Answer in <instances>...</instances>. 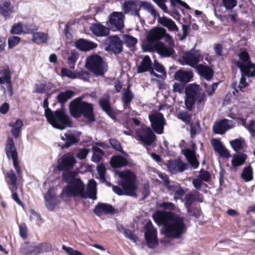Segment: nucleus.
I'll list each match as a JSON object with an SVG mask.
<instances>
[{
  "label": "nucleus",
  "mask_w": 255,
  "mask_h": 255,
  "mask_svg": "<svg viewBox=\"0 0 255 255\" xmlns=\"http://www.w3.org/2000/svg\"><path fill=\"white\" fill-rule=\"evenodd\" d=\"M174 214L171 212L158 210L153 214L152 217L154 222L158 226H163L165 232Z\"/></svg>",
  "instance_id": "16"
},
{
  "label": "nucleus",
  "mask_w": 255,
  "mask_h": 255,
  "mask_svg": "<svg viewBox=\"0 0 255 255\" xmlns=\"http://www.w3.org/2000/svg\"><path fill=\"white\" fill-rule=\"evenodd\" d=\"M50 89L47 87L46 83L36 84L34 92L39 94L46 93L50 91Z\"/></svg>",
  "instance_id": "53"
},
{
  "label": "nucleus",
  "mask_w": 255,
  "mask_h": 255,
  "mask_svg": "<svg viewBox=\"0 0 255 255\" xmlns=\"http://www.w3.org/2000/svg\"><path fill=\"white\" fill-rule=\"evenodd\" d=\"M187 211V213L190 216L194 217L195 218L198 219L200 216L201 213V210L200 209L197 207L190 206L187 208H186Z\"/></svg>",
  "instance_id": "54"
},
{
  "label": "nucleus",
  "mask_w": 255,
  "mask_h": 255,
  "mask_svg": "<svg viewBox=\"0 0 255 255\" xmlns=\"http://www.w3.org/2000/svg\"><path fill=\"white\" fill-rule=\"evenodd\" d=\"M128 162L124 157L121 155H115L111 158V164L114 167H121L128 165Z\"/></svg>",
  "instance_id": "40"
},
{
  "label": "nucleus",
  "mask_w": 255,
  "mask_h": 255,
  "mask_svg": "<svg viewBox=\"0 0 255 255\" xmlns=\"http://www.w3.org/2000/svg\"><path fill=\"white\" fill-rule=\"evenodd\" d=\"M188 167V165L180 158L169 160L168 163V168L174 174L182 172Z\"/></svg>",
  "instance_id": "24"
},
{
  "label": "nucleus",
  "mask_w": 255,
  "mask_h": 255,
  "mask_svg": "<svg viewBox=\"0 0 255 255\" xmlns=\"http://www.w3.org/2000/svg\"><path fill=\"white\" fill-rule=\"evenodd\" d=\"M220 82H216L212 84L210 86H208L207 84H204L206 92L207 95L209 96H212L214 93L215 91L217 89Z\"/></svg>",
  "instance_id": "59"
},
{
  "label": "nucleus",
  "mask_w": 255,
  "mask_h": 255,
  "mask_svg": "<svg viewBox=\"0 0 255 255\" xmlns=\"http://www.w3.org/2000/svg\"><path fill=\"white\" fill-rule=\"evenodd\" d=\"M90 30L98 37L106 36L110 32L109 28L101 23H93L90 27Z\"/></svg>",
  "instance_id": "35"
},
{
  "label": "nucleus",
  "mask_w": 255,
  "mask_h": 255,
  "mask_svg": "<svg viewBox=\"0 0 255 255\" xmlns=\"http://www.w3.org/2000/svg\"><path fill=\"white\" fill-rule=\"evenodd\" d=\"M44 201L45 206L49 211L54 210L56 206L61 203L52 187L49 188L46 192L44 196Z\"/></svg>",
  "instance_id": "20"
},
{
  "label": "nucleus",
  "mask_w": 255,
  "mask_h": 255,
  "mask_svg": "<svg viewBox=\"0 0 255 255\" xmlns=\"http://www.w3.org/2000/svg\"><path fill=\"white\" fill-rule=\"evenodd\" d=\"M165 187L169 192L170 195L174 194V199L175 200L182 199L185 193L181 185L175 181H166Z\"/></svg>",
  "instance_id": "21"
},
{
  "label": "nucleus",
  "mask_w": 255,
  "mask_h": 255,
  "mask_svg": "<svg viewBox=\"0 0 255 255\" xmlns=\"http://www.w3.org/2000/svg\"><path fill=\"white\" fill-rule=\"evenodd\" d=\"M12 8L10 2L6 1L0 6V11L1 14L6 17L10 15L12 11Z\"/></svg>",
  "instance_id": "46"
},
{
  "label": "nucleus",
  "mask_w": 255,
  "mask_h": 255,
  "mask_svg": "<svg viewBox=\"0 0 255 255\" xmlns=\"http://www.w3.org/2000/svg\"><path fill=\"white\" fill-rule=\"evenodd\" d=\"M47 122L54 128L63 130L72 127L73 122L67 114L65 109L60 108L52 112L47 118Z\"/></svg>",
  "instance_id": "4"
},
{
  "label": "nucleus",
  "mask_w": 255,
  "mask_h": 255,
  "mask_svg": "<svg viewBox=\"0 0 255 255\" xmlns=\"http://www.w3.org/2000/svg\"><path fill=\"white\" fill-rule=\"evenodd\" d=\"M247 155L244 153L234 154L232 160V165L238 167L243 164L247 159Z\"/></svg>",
  "instance_id": "43"
},
{
  "label": "nucleus",
  "mask_w": 255,
  "mask_h": 255,
  "mask_svg": "<svg viewBox=\"0 0 255 255\" xmlns=\"http://www.w3.org/2000/svg\"><path fill=\"white\" fill-rule=\"evenodd\" d=\"M23 32V25L20 22L14 23L11 27L10 33L12 34L19 35Z\"/></svg>",
  "instance_id": "55"
},
{
  "label": "nucleus",
  "mask_w": 255,
  "mask_h": 255,
  "mask_svg": "<svg viewBox=\"0 0 255 255\" xmlns=\"http://www.w3.org/2000/svg\"><path fill=\"white\" fill-rule=\"evenodd\" d=\"M120 178L119 184L128 193L129 196L136 195L137 178L135 174L129 170L121 171L118 173Z\"/></svg>",
  "instance_id": "7"
},
{
  "label": "nucleus",
  "mask_w": 255,
  "mask_h": 255,
  "mask_svg": "<svg viewBox=\"0 0 255 255\" xmlns=\"http://www.w3.org/2000/svg\"><path fill=\"white\" fill-rule=\"evenodd\" d=\"M229 120L223 119L215 123L213 127V132L215 134H223L231 128L228 124Z\"/></svg>",
  "instance_id": "36"
},
{
  "label": "nucleus",
  "mask_w": 255,
  "mask_h": 255,
  "mask_svg": "<svg viewBox=\"0 0 255 255\" xmlns=\"http://www.w3.org/2000/svg\"><path fill=\"white\" fill-rule=\"evenodd\" d=\"M152 66V61L149 56L148 55L144 56L142 61L137 68V72L138 73H142L147 72Z\"/></svg>",
  "instance_id": "39"
},
{
  "label": "nucleus",
  "mask_w": 255,
  "mask_h": 255,
  "mask_svg": "<svg viewBox=\"0 0 255 255\" xmlns=\"http://www.w3.org/2000/svg\"><path fill=\"white\" fill-rule=\"evenodd\" d=\"M159 22L163 26L167 27L170 31H178V28L175 23L170 18H168L165 17L160 18Z\"/></svg>",
  "instance_id": "42"
},
{
  "label": "nucleus",
  "mask_w": 255,
  "mask_h": 255,
  "mask_svg": "<svg viewBox=\"0 0 255 255\" xmlns=\"http://www.w3.org/2000/svg\"><path fill=\"white\" fill-rule=\"evenodd\" d=\"M107 25L114 31L121 30L124 27L123 14L122 12H114L109 18Z\"/></svg>",
  "instance_id": "19"
},
{
  "label": "nucleus",
  "mask_w": 255,
  "mask_h": 255,
  "mask_svg": "<svg viewBox=\"0 0 255 255\" xmlns=\"http://www.w3.org/2000/svg\"><path fill=\"white\" fill-rule=\"evenodd\" d=\"M51 247L47 243L40 244L38 246L32 247V254L38 255L43 253H46L50 251Z\"/></svg>",
  "instance_id": "45"
},
{
  "label": "nucleus",
  "mask_w": 255,
  "mask_h": 255,
  "mask_svg": "<svg viewBox=\"0 0 255 255\" xmlns=\"http://www.w3.org/2000/svg\"><path fill=\"white\" fill-rule=\"evenodd\" d=\"M78 172L62 173L61 178L63 181L68 184L62 190L60 194L61 198L64 194L67 197H77L86 198L85 186L80 178H77Z\"/></svg>",
  "instance_id": "1"
},
{
  "label": "nucleus",
  "mask_w": 255,
  "mask_h": 255,
  "mask_svg": "<svg viewBox=\"0 0 255 255\" xmlns=\"http://www.w3.org/2000/svg\"><path fill=\"white\" fill-rule=\"evenodd\" d=\"M253 168L251 165H249L243 169L241 177L246 182H249L253 179Z\"/></svg>",
  "instance_id": "49"
},
{
  "label": "nucleus",
  "mask_w": 255,
  "mask_h": 255,
  "mask_svg": "<svg viewBox=\"0 0 255 255\" xmlns=\"http://www.w3.org/2000/svg\"><path fill=\"white\" fill-rule=\"evenodd\" d=\"M195 69L201 77L207 81L212 79L214 76V72L213 69L208 65L200 64Z\"/></svg>",
  "instance_id": "30"
},
{
  "label": "nucleus",
  "mask_w": 255,
  "mask_h": 255,
  "mask_svg": "<svg viewBox=\"0 0 255 255\" xmlns=\"http://www.w3.org/2000/svg\"><path fill=\"white\" fill-rule=\"evenodd\" d=\"M20 38L18 36H11L8 39V45L9 48L15 46L20 41Z\"/></svg>",
  "instance_id": "62"
},
{
  "label": "nucleus",
  "mask_w": 255,
  "mask_h": 255,
  "mask_svg": "<svg viewBox=\"0 0 255 255\" xmlns=\"http://www.w3.org/2000/svg\"><path fill=\"white\" fill-rule=\"evenodd\" d=\"M177 117L187 125L191 124L192 123V115L187 111H180L177 114Z\"/></svg>",
  "instance_id": "48"
},
{
  "label": "nucleus",
  "mask_w": 255,
  "mask_h": 255,
  "mask_svg": "<svg viewBox=\"0 0 255 255\" xmlns=\"http://www.w3.org/2000/svg\"><path fill=\"white\" fill-rule=\"evenodd\" d=\"M5 181L8 185L10 186L9 187L10 191L12 193V199L20 206L23 207L24 204L19 199L16 191L18 189L17 186V177L13 170H10L5 174Z\"/></svg>",
  "instance_id": "10"
},
{
  "label": "nucleus",
  "mask_w": 255,
  "mask_h": 255,
  "mask_svg": "<svg viewBox=\"0 0 255 255\" xmlns=\"http://www.w3.org/2000/svg\"><path fill=\"white\" fill-rule=\"evenodd\" d=\"M79 57V54L77 52L72 50L70 55L68 57V63L71 69H73L75 67V62Z\"/></svg>",
  "instance_id": "52"
},
{
  "label": "nucleus",
  "mask_w": 255,
  "mask_h": 255,
  "mask_svg": "<svg viewBox=\"0 0 255 255\" xmlns=\"http://www.w3.org/2000/svg\"><path fill=\"white\" fill-rule=\"evenodd\" d=\"M94 214L101 217L102 215H114L117 213L116 210L109 204L99 202L93 210Z\"/></svg>",
  "instance_id": "22"
},
{
  "label": "nucleus",
  "mask_w": 255,
  "mask_h": 255,
  "mask_svg": "<svg viewBox=\"0 0 255 255\" xmlns=\"http://www.w3.org/2000/svg\"><path fill=\"white\" fill-rule=\"evenodd\" d=\"M185 63L195 69L197 68L198 63L203 59L199 50L194 49H191L190 51L187 52L182 57Z\"/></svg>",
  "instance_id": "17"
},
{
  "label": "nucleus",
  "mask_w": 255,
  "mask_h": 255,
  "mask_svg": "<svg viewBox=\"0 0 255 255\" xmlns=\"http://www.w3.org/2000/svg\"><path fill=\"white\" fill-rule=\"evenodd\" d=\"M172 46H166L163 42H159L155 45V47L149 49L147 51L151 52L155 51L162 57H169L175 52V50Z\"/></svg>",
  "instance_id": "26"
},
{
  "label": "nucleus",
  "mask_w": 255,
  "mask_h": 255,
  "mask_svg": "<svg viewBox=\"0 0 255 255\" xmlns=\"http://www.w3.org/2000/svg\"><path fill=\"white\" fill-rule=\"evenodd\" d=\"M19 235L23 239L27 237L28 230L25 223H21L19 226Z\"/></svg>",
  "instance_id": "61"
},
{
  "label": "nucleus",
  "mask_w": 255,
  "mask_h": 255,
  "mask_svg": "<svg viewBox=\"0 0 255 255\" xmlns=\"http://www.w3.org/2000/svg\"><path fill=\"white\" fill-rule=\"evenodd\" d=\"M32 37V41L37 44L45 43L48 40V34L41 32L34 33Z\"/></svg>",
  "instance_id": "44"
},
{
  "label": "nucleus",
  "mask_w": 255,
  "mask_h": 255,
  "mask_svg": "<svg viewBox=\"0 0 255 255\" xmlns=\"http://www.w3.org/2000/svg\"><path fill=\"white\" fill-rule=\"evenodd\" d=\"M193 149L186 148L182 150V153L186 157L188 163L193 169H197L199 165V161L196 157V152L194 149L195 144H192Z\"/></svg>",
  "instance_id": "23"
},
{
  "label": "nucleus",
  "mask_w": 255,
  "mask_h": 255,
  "mask_svg": "<svg viewBox=\"0 0 255 255\" xmlns=\"http://www.w3.org/2000/svg\"><path fill=\"white\" fill-rule=\"evenodd\" d=\"M147 43L145 44V48L146 50L155 47L163 38H165V41L167 42L170 46H174V42L172 37L166 33V30L162 27H154L148 32L147 35Z\"/></svg>",
  "instance_id": "5"
},
{
  "label": "nucleus",
  "mask_w": 255,
  "mask_h": 255,
  "mask_svg": "<svg viewBox=\"0 0 255 255\" xmlns=\"http://www.w3.org/2000/svg\"><path fill=\"white\" fill-rule=\"evenodd\" d=\"M5 150L8 159L11 158L13 161L18 159V153L12 138H7Z\"/></svg>",
  "instance_id": "31"
},
{
  "label": "nucleus",
  "mask_w": 255,
  "mask_h": 255,
  "mask_svg": "<svg viewBox=\"0 0 255 255\" xmlns=\"http://www.w3.org/2000/svg\"><path fill=\"white\" fill-rule=\"evenodd\" d=\"M144 237L149 248L154 249L158 245L157 231L154 228L150 220L147 221L144 227Z\"/></svg>",
  "instance_id": "11"
},
{
  "label": "nucleus",
  "mask_w": 255,
  "mask_h": 255,
  "mask_svg": "<svg viewBox=\"0 0 255 255\" xmlns=\"http://www.w3.org/2000/svg\"><path fill=\"white\" fill-rule=\"evenodd\" d=\"M76 163V159L73 156L70 154H64L61 160L58 161L56 168L58 171H62V173L77 172L72 170Z\"/></svg>",
  "instance_id": "15"
},
{
  "label": "nucleus",
  "mask_w": 255,
  "mask_h": 255,
  "mask_svg": "<svg viewBox=\"0 0 255 255\" xmlns=\"http://www.w3.org/2000/svg\"><path fill=\"white\" fill-rule=\"evenodd\" d=\"M193 77L192 71H183L181 69L177 70L174 75V79L182 83L186 84L191 81Z\"/></svg>",
  "instance_id": "34"
},
{
  "label": "nucleus",
  "mask_w": 255,
  "mask_h": 255,
  "mask_svg": "<svg viewBox=\"0 0 255 255\" xmlns=\"http://www.w3.org/2000/svg\"><path fill=\"white\" fill-rule=\"evenodd\" d=\"M105 49L106 51L118 55L123 51V41L118 35L110 36Z\"/></svg>",
  "instance_id": "14"
},
{
  "label": "nucleus",
  "mask_w": 255,
  "mask_h": 255,
  "mask_svg": "<svg viewBox=\"0 0 255 255\" xmlns=\"http://www.w3.org/2000/svg\"><path fill=\"white\" fill-rule=\"evenodd\" d=\"M198 177L203 181L208 182L210 180L211 174L209 171L201 169Z\"/></svg>",
  "instance_id": "58"
},
{
  "label": "nucleus",
  "mask_w": 255,
  "mask_h": 255,
  "mask_svg": "<svg viewBox=\"0 0 255 255\" xmlns=\"http://www.w3.org/2000/svg\"><path fill=\"white\" fill-rule=\"evenodd\" d=\"M151 127L153 131L158 134L163 133L165 120L163 115L158 112L151 114L148 116Z\"/></svg>",
  "instance_id": "12"
},
{
  "label": "nucleus",
  "mask_w": 255,
  "mask_h": 255,
  "mask_svg": "<svg viewBox=\"0 0 255 255\" xmlns=\"http://www.w3.org/2000/svg\"><path fill=\"white\" fill-rule=\"evenodd\" d=\"M74 95V91L70 90H67L64 92H60L57 96L56 98L58 102L61 105H63L68 100L71 99Z\"/></svg>",
  "instance_id": "41"
},
{
  "label": "nucleus",
  "mask_w": 255,
  "mask_h": 255,
  "mask_svg": "<svg viewBox=\"0 0 255 255\" xmlns=\"http://www.w3.org/2000/svg\"><path fill=\"white\" fill-rule=\"evenodd\" d=\"M223 4L226 9L231 10L237 4V0H222Z\"/></svg>",
  "instance_id": "60"
},
{
  "label": "nucleus",
  "mask_w": 255,
  "mask_h": 255,
  "mask_svg": "<svg viewBox=\"0 0 255 255\" xmlns=\"http://www.w3.org/2000/svg\"><path fill=\"white\" fill-rule=\"evenodd\" d=\"M211 143L215 151L218 152L220 156L224 158H228L231 156L229 151L223 145L220 139H213Z\"/></svg>",
  "instance_id": "32"
},
{
  "label": "nucleus",
  "mask_w": 255,
  "mask_h": 255,
  "mask_svg": "<svg viewBox=\"0 0 255 255\" xmlns=\"http://www.w3.org/2000/svg\"><path fill=\"white\" fill-rule=\"evenodd\" d=\"M110 143L112 147L116 150L121 152L122 153H125L121 146L120 142L118 140L115 138H111L110 139Z\"/></svg>",
  "instance_id": "56"
},
{
  "label": "nucleus",
  "mask_w": 255,
  "mask_h": 255,
  "mask_svg": "<svg viewBox=\"0 0 255 255\" xmlns=\"http://www.w3.org/2000/svg\"><path fill=\"white\" fill-rule=\"evenodd\" d=\"M123 43L124 42L126 46L128 48L134 47L137 43V38L128 34H124L123 35Z\"/></svg>",
  "instance_id": "50"
},
{
  "label": "nucleus",
  "mask_w": 255,
  "mask_h": 255,
  "mask_svg": "<svg viewBox=\"0 0 255 255\" xmlns=\"http://www.w3.org/2000/svg\"><path fill=\"white\" fill-rule=\"evenodd\" d=\"M62 249L68 254L69 255H83L80 251L74 250L71 247L62 246Z\"/></svg>",
  "instance_id": "64"
},
{
  "label": "nucleus",
  "mask_w": 255,
  "mask_h": 255,
  "mask_svg": "<svg viewBox=\"0 0 255 255\" xmlns=\"http://www.w3.org/2000/svg\"><path fill=\"white\" fill-rule=\"evenodd\" d=\"M86 66L96 76H103L108 70L106 62L97 54L91 55L87 58Z\"/></svg>",
  "instance_id": "9"
},
{
  "label": "nucleus",
  "mask_w": 255,
  "mask_h": 255,
  "mask_svg": "<svg viewBox=\"0 0 255 255\" xmlns=\"http://www.w3.org/2000/svg\"><path fill=\"white\" fill-rule=\"evenodd\" d=\"M141 8L148 11L154 17L159 16L152 4L147 1L128 0H126L122 5V10L125 13H131L132 15L139 18L140 17L139 12Z\"/></svg>",
  "instance_id": "3"
},
{
  "label": "nucleus",
  "mask_w": 255,
  "mask_h": 255,
  "mask_svg": "<svg viewBox=\"0 0 255 255\" xmlns=\"http://www.w3.org/2000/svg\"><path fill=\"white\" fill-rule=\"evenodd\" d=\"M61 138L62 140H66L61 146L62 149L68 148L79 141L77 137L70 131L65 133L64 136H62Z\"/></svg>",
  "instance_id": "37"
},
{
  "label": "nucleus",
  "mask_w": 255,
  "mask_h": 255,
  "mask_svg": "<svg viewBox=\"0 0 255 255\" xmlns=\"http://www.w3.org/2000/svg\"><path fill=\"white\" fill-rule=\"evenodd\" d=\"M71 115L74 118L83 116L89 122L92 123L96 120L94 112V106L92 103L76 99L72 101L69 106Z\"/></svg>",
  "instance_id": "2"
},
{
  "label": "nucleus",
  "mask_w": 255,
  "mask_h": 255,
  "mask_svg": "<svg viewBox=\"0 0 255 255\" xmlns=\"http://www.w3.org/2000/svg\"><path fill=\"white\" fill-rule=\"evenodd\" d=\"M134 98V95L130 89L129 85L127 89H125L122 96V101L125 108L130 107V103Z\"/></svg>",
  "instance_id": "38"
},
{
  "label": "nucleus",
  "mask_w": 255,
  "mask_h": 255,
  "mask_svg": "<svg viewBox=\"0 0 255 255\" xmlns=\"http://www.w3.org/2000/svg\"><path fill=\"white\" fill-rule=\"evenodd\" d=\"M137 139L146 145H150L156 139V137L150 128L145 127L136 131Z\"/></svg>",
  "instance_id": "13"
},
{
  "label": "nucleus",
  "mask_w": 255,
  "mask_h": 255,
  "mask_svg": "<svg viewBox=\"0 0 255 255\" xmlns=\"http://www.w3.org/2000/svg\"><path fill=\"white\" fill-rule=\"evenodd\" d=\"M199 89V85L195 84H189L185 88V105L189 111L193 110V106L196 101L200 104L206 101L205 94L198 93Z\"/></svg>",
  "instance_id": "6"
},
{
  "label": "nucleus",
  "mask_w": 255,
  "mask_h": 255,
  "mask_svg": "<svg viewBox=\"0 0 255 255\" xmlns=\"http://www.w3.org/2000/svg\"><path fill=\"white\" fill-rule=\"evenodd\" d=\"M184 220V217L174 214L164 232L165 236L169 238H179L186 231Z\"/></svg>",
  "instance_id": "8"
},
{
  "label": "nucleus",
  "mask_w": 255,
  "mask_h": 255,
  "mask_svg": "<svg viewBox=\"0 0 255 255\" xmlns=\"http://www.w3.org/2000/svg\"><path fill=\"white\" fill-rule=\"evenodd\" d=\"M244 143L245 140L241 137L230 141V144L232 147L237 152L243 149Z\"/></svg>",
  "instance_id": "47"
},
{
  "label": "nucleus",
  "mask_w": 255,
  "mask_h": 255,
  "mask_svg": "<svg viewBox=\"0 0 255 255\" xmlns=\"http://www.w3.org/2000/svg\"><path fill=\"white\" fill-rule=\"evenodd\" d=\"M246 77H247L245 73H241V77L239 85L238 86L240 91L243 92V88L249 86V83L247 82Z\"/></svg>",
  "instance_id": "63"
},
{
  "label": "nucleus",
  "mask_w": 255,
  "mask_h": 255,
  "mask_svg": "<svg viewBox=\"0 0 255 255\" xmlns=\"http://www.w3.org/2000/svg\"><path fill=\"white\" fill-rule=\"evenodd\" d=\"M6 84L10 96L13 94V87L11 81V73L9 66L0 68V85Z\"/></svg>",
  "instance_id": "18"
},
{
  "label": "nucleus",
  "mask_w": 255,
  "mask_h": 255,
  "mask_svg": "<svg viewBox=\"0 0 255 255\" xmlns=\"http://www.w3.org/2000/svg\"><path fill=\"white\" fill-rule=\"evenodd\" d=\"M99 105L102 110L105 112L112 119H116V115L114 110L112 107L110 98H101L99 101Z\"/></svg>",
  "instance_id": "27"
},
{
  "label": "nucleus",
  "mask_w": 255,
  "mask_h": 255,
  "mask_svg": "<svg viewBox=\"0 0 255 255\" xmlns=\"http://www.w3.org/2000/svg\"><path fill=\"white\" fill-rule=\"evenodd\" d=\"M203 196L198 191L195 193H189L184 197V205L186 208L192 206L195 201L201 203L203 202Z\"/></svg>",
  "instance_id": "33"
},
{
  "label": "nucleus",
  "mask_w": 255,
  "mask_h": 255,
  "mask_svg": "<svg viewBox=\"0 0 255 255\" xmlns=\"http://www.w3.org/2000/svg\"><path fill=\"white\" fill-rule=\"evenodd\" d=\"M75 47L82 51H89L96 48L98 45L92 41L80 38L75 43Z\"/></svg>",
  "instance_id": "29"
},
{
  "label": "nucleus",
  "mask_w": 255,
  "mask_h": 255,
  "mask_svg": "<svg viewBox=\"0 0 255 255\" xmlns=\"http://www.w3.org/2000/svg\"><path fill=\"white\" fill-rule=\"evenodd\" d=\"M93 154L92 157V160L95 162H100L104 154V151L96 146H93Z\"/></svg>",
  "instance_id": "51"
},
{
  "label": "nucleus",
  "mask_w": 255,
  "mask_h": 255,
  "mask_svg": "<svg viewBox=\"0 0 255 255\" xmlns=\"http://www.w3.org/2000/svg\"><path fill=\"white\" fill-rule=\"evenodd\" d=\"M170 1L172 8L170 15L176 20H179L180 18L181 15L179 13V10L183 12V10L178 6V5L187 9H191L190 7L186 2L181 0H170Z\"/></svg>",
  "instance_id": "25"
},
{
  "label": "nucleus",
  "mask_w": 255,
  "mask_h": 255,
  "mask_svg": "<svg viewBox=\"0 0 255 255\" xmlns=\"http://www.w3.org/2000/svg\"><path fill=\"white\" fill-rule=\"evenodd\" d=\"M76 72H73L66 68H62L61 69V76L62 77H67L74 79L76 78Z\"/></svg>",
  "instance_id": "57"
},
{
  "label": "nucleus",
  "mask_w": 255,
  "mask_h": 255,
  "mask_svg": "<svg viewBox=\"0 0 255 255\" xmlns=\"http://www.w3.org/2000/svg\"><path fill=\"white\" fill-rule=\"evenodd\" d=\"M236 65L240 69L241 73H245L247 77L255 76V64L252 61H249L246 65L240 61H237Z\"/></svg>",
  "instance_id": "28"
}]
</instances>
